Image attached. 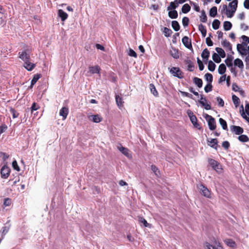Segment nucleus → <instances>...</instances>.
I'll return each instance as SVG.
<instances>
[{"mask_svg": "<svg viewBox=\"0 0 249 249\" xmlns=\"http://www.w3.org/2000/svg\"><path fill=\"white\" fill-rule=\"evenodd\" d=\"M151 169L154 173L155 175H156L157 176H159V174H160V171L159 170L158 168L155 165H152L151 166Z\"/></svg>", "mask_w": 249, "mask_h": 249, "instance_id": "603ef678", "label": "nucleus"}, {"mask_svg": "<svg viewBox=\"0 0 249 249\" xmlns=\"http://www.w3.org/2000/svg\"><path fill=\"white\" fill-rule=\"evenodd\" d=\"M237 50L238 52L242 55L245 54L246 53V49L245 47L240 44H238L237 45Z\"/></svg>", "mask_w": 249, "mask_h": 249, "instance_id": "4be33fe9", "label": "nucleus"}, {"mask_svg": "<svg viewBox=\"0 0 249 249\" xmlns=\"http://www.w3.org/2000/svg\"><path fill=\"white\" fill-rule=\"evenodd\" d=\"M235 11H236L232 10V9L227 10L226 15H227V17L230 18H232L234 14L235 13Z\"/></svg>", "mask_w": 249, "mask_h": 249, "instance_id": "864d4df0", "label": "nucleus"}, {"mask_svg": "<svg viewBox=\"0 0 249 249\" xmlns=\"http://www.w3.org/2000/svg\"><path fill=\"white\" fill-rule=\"evenodd\" d=\"M233 57L231 55H228L227 58L225 59V62L228 67H231L233 65Z\"/></svg>", "mask_w": 249, "mask_h": 249, "instance_id": "412c9836", "label": "nucleus"}, {"mask_svg": "<svg viewBox=\"0 0 249 249\" xmlns=\"http://www.w3.org/2000/svg\"><path fill=\"white\" fill-rule=\"evenodd\" d=\"M208 145L215 150L217 149L218 140L217 139H212L210 140H207Z\"/></svg>", "mask_w": 249, "mask_h": 249, "instance_id": "1a4fd4ad", "label": "nucleus"}, {"mask_svg": "<svg viewBox=\"0 0 249 249\" xmlns=\"http://www.w3.org/2000/svg\"><path fill=\"white\" fill-rule=\"evenodd\" d=\"M193 82L198 88H200L202 87L203 82L201 79L197 77H194L193 78Z\"/></svg>", "mask_w": 249, "mask_h": 249, "instance_id": "cd10ccee", "label": "nucleus"}, {"mask_svg": "<svg viewBox=\"0 0 249 249\" xmlns=\"http://www.w3.org/2000/svg\"><path fill=\"white\" fill-rule=\"evenodd\" d=\"M222 45L225 48L227 49V51H232V45L231 43L227 40L225 39L222 42Z\"/></svg>", "mask_w": 249, "mask_h": 249, "instance_id": "dca6fc26", "label": "nucleus"}, {"mask_svg": "<svg viewBox=\"0 0 249 249\" xmlns=\"http://www.w3.org/2000/svg\"><path fill=\"white\" fill-rule=\"evenodd\" d=\"M205 118L208 121L209 129L211 130H214L216 126L214 118L208 114H206Z\"/></svg>", "mask_w": 249, "mask_h": 249, "instance_id": "f03ea898", "label": "nucleus"}, {"mask_svg": "<svg viewBox=\"0 0 249 249\" xmlns=\"http://www.w3.org/2000/svg\"><path fill=\"white\" fill-rule=\"evenodd\" d=\"M220 22L218 19H214L212 23V26L213 29L217 30L219 28Z\"/></svg>", "mask_w": 249, "mask_h": 249, "instance_id": "a18cd8bd", "label": "nucleus"}, {"mask_svg": "<svg viewBox=\"0 0 249 249\" xmlns=\"http://www.w3.org/2000/svg\"><path fill=\"white\" fill-rule=\"evenodd\" d=\"M170 72L174 76L179 79H182L183 76V73L178 67H172L170 70Z\"/></svg>", "mask_w": 249, "mask_h": 249, "instance_id": "f257e3e1", "label": "nucleus"}, {"mask_svg": "<svg viewBox=\"0 0 249 249\" xmlns=\"http://www.w3.org/2000/svg\"><path fill=\"white\" fill-rule=\"evenodd\" d=\"M89 72L91 74L99 73L101 69L98 66H90L89 67Z\"/></svg>", "mask_w": 249, "mask_h": 249, "instance_id": "2eb2a0df", "label": "nucleus"}, {"mask_svg": "<svg viewBox=\"0 0 249 249\" xmlns=\"http://www.w3.org/2000/svg\"><path fill=\"white\" fill-rule=\"evenodd\" d=\"M198 188L201 194L204 196L208 198L211 197V192L204 185H203V184H200L198 187Z\"/></svg>", "mask_w": 249, "mask_h": 249, "instance_id": "20e7f679", "label": "nucleus"}, {"mask_svg": "<svg viewBox=\"0 0 249 249\" xmlns=\"http://www.w3.org/2000/svg\"><path fill=\"white\" fill-rule=\"evenodd\" d=\"M12 166L13 168L17 171H20V168L16 160H14L12 162Z\"/></svg>", "mask_w": 249, "mask_h": 249, "instance_id": "680f3d73", "label": "nucleus"}, {"mask_svg": "<svg viewBox=\"0 0 249 249\" xmlns=\"http://www.w3.org/2000/svg\"><path fill=\"white\" fill-rule=\"evenodd\" d=\"M199 103L206 110H210L211 109V105L207 103V100L205 97H203V95H200V100L199 101Z\"/></svg>", "mask_w": 249, "mask_h": 249, "instance_id": "0eeeda50", "label": "nucleus"}, {"mask_svg": "<svg viewBox=\"0 0 249 249\" xmlns=\"http://www.w3.org/2000/svg\"><path fill=\"white\" fill-rule=\"evenodd\" d=\"M238 0H233L229 4V6L230 7L232 10L236 11L237 7Z\"/></svg>", "mask_w": 249, "mask_h": 249, "instance_id": "c85d7f7f", "label": "nucleus"}, {"mask_svg": "<svg viewBox=\"0 0 249 249\" xmlns=\"http://www.w3.org/2000/svg\"><path fill=\"white\" fill-rule=\"evenodd\" d=\"M11 204V199L10 198H6L4 200L3 205L5 207L9 206Z\"/></svg>", "mask_w": 249, "mask_h": 249, "instance_id": "bf43d9fd", "label": "nucleus"}, {"mask_svg": "<svg viewBox=\"0 0 249 249\" xmlns=\"http://www.w3.org/2000/svg\"><path fill=\"white\" fill-rule=\"evenodd\" d=\"M168 16L171 18H177L178 16V12L175 10L170 11L168 12Z\"/></svg>", "mask_w": 249, "mask_h": 249, "instance_id": "473e14b6", "label": "nucleus"}, {"mask_svg": "<svg viewBox=\"0 0 249 249\" xmlns=\"http://www.w3.org/2000/svg\"><path fill=\"white\" fill-rule=\"evenodd\" d=\"M170 55L175 59H178L179 57L178 50V49L172 48L170 52Z\"/></svg>", "mask_w": 249, "mask_h": 249, "instance_id": "f3484780", "label": "nucleus"}, {"mask_svg": "<svg viewBox=\"0 0 249 249\" xmlns=\"http://www.w3.org/2000/svg\"><path fill=\"white\" fill-rule=\"evenodd\" d=\"M234 65L236 66H238L239 68H243L244 67V64L242 61L239 58H236L234 60Z\"/></svg>", "mask_w": 249, "mask_h": 249, "instance_id": "72a5a7b5", "label": "nucleus"}, {"mask_svg": "<svg viewBox=\"0 0 249 249\" xmlns=\"http://www.w3.org/2000/svg\"><path fill=\"white\" fill-rule=\"evenodd\" d=\"M69 113V109L68 107H63L59 111V115L62 117L63 120L67 118V115Z\"/></svg>", "mask_w": 249, "mask_h": 249, "instance_id": "f8f14e48", "label": "nucleus"}, {"mask_svg": "<svg viewBox=\"0 0 249 249\" xmlns=\"http://www.w3.org/2000/svg\"><path fill=\"white\" fill-rule=\"evenodd\" d=\"M40 107L38 105L36 104L34 102L31 107V112L32 113L34 111L36 110L39 108Z\"/></svg>", "mask_w": 249, "mask_h": 249, "instance_id": "4d7b16f0", "label": "nucleus"}, {"mask_svg": "<svg viewBox=\"0 0 249 249\" xmlns=\"http://www.w3.org/2000/svg\"><path fill=\"white\" fill-rule=\"evenodd\" d=\"M24 66L27 70L31 71L35 67V64L31 63L30 60H28L27 61H24Z\"/></svg>", "mask_w": 249, "mask_h": 249, "instance_id": "4468645a", "label": "nucleus"}, {"mask_svg": "<svg viewBox=\"0 0 249 249\" xmlns=\"http://www.w3.org/2000/svg\"><path fill=\"white\" fill-rule=\"evenodd\" d=\"M206 43L208 46H212L213 45V42L210 37L206 38Z\"/></svg>", "mask_w": 249, "mask_h": 249, "instance_id": "774afa93", "label": "nucleus"}, {"mask_svg": "<svg viewBox=\"0 0 249 249\" xmlns=\"http://www.w3.org/2000/svg\"><path fill=\"white\" fill-rule=\"evenodd\" d=\"M223 27L225 31H229L231 28L232 24L230 21H226L223 23Z\"/></svg>", "mask_w": 249, "mask_h": 249, "instance_id": "c9c22d12", "label": "nucleus"}, {"mask_svg": "<svg viewBox=\"0 0 249 249\" xmlns=\"http://www.w3.org/2000/svg\"><path fill=\"white\" fill-rule=\"evenodd\" d=\"M209 56L210 52L209 50L207 48L205 49L201 53V57L203 59H206L207 60L209 57Z\"/></svg>", "mask_w": 249, "mask_h": 249, "instance_id": "bb28decb", "label": "nucleus"}, {"mask_svg": "<svg viewBox=\"0 0 249 249\" xmlns=\"http://www.w3.org/2000/svg\"><path fill=\"white\" fill-rule=\"evenodd\" d=\"M11 170L7 165H4L1 169L0 174L2 178H7L9 176Z\"/></svg>", "mask_w": 249, "mask_h": 249, "instance_id": "39448f33", "label": "nucleus"}, {"mask_svg": "<svg viewBox=\"0 0 249 249\" xmlns=\"http://www.w3.org/2000/svg\"><path fill=\"white\" fill-rule=\"evenodd\" d=\"M149 88L150 89L151 93L156 97L158 96L159 93L153 84H150L149 85Z\"/></svg>", "mask_w": 249, "mask_h": 249, "instance_id": "c756f323", "label": "nucleus"}, {"mask_svg": "<svg viewBox=\"0 0 249 249\" xmlns=\"http://www.w3.org/2000/svg\"><path fill=\"white\" fill-rule=\"evenodd\" d=\"M220 124L221 125L222 128L224 130H228V126L226 122L222 118H220L219 120Z\"/></svg>", "mask_w": 249, "mask_h": 249, "instance_id": "49530a36", "label": "nucleus"}, {"mask_svg": "<svg viewBox=\"0 0 249 249\" xmlns=\"http://www.w3.org/2000/svg\"><path fill=\"white\" fill-rule=\"evenodd\" d=\"M212 58L213 61L217 63H220L221 61L220 57L219 56L218 54H217L215 53H213Z\"/></svg>", "mask_w": 249, "mask_h": 249, "instance_id": "c03bdc74", "label": "nucleus"}, {"mask_svg": "<svg viewBox=\"0 0 249 249\" xmlns=\"http://www.w3.org/2000/svg\"><path fill=\"white\" fill-rule=\"evenodd\" d=\"M198 30L201 32L203 37H205L207 34V30L205 27L202 24L198 25Z\"/></svg>", "mask_w": 249, "mask_h": 249, "instance_id": "393cba45", "label": "nucleus"}, {"mask_svg": "<svg viewBox=\"0 0 249 249\" xmlns=\"http://www.w3.org/2000/svg\"><path fill=\"white\" fill-rule=\"evenodd\" d=\"M215 51L218 53L219 56L221 58H224L226 56V53L221 48L216 47Z\"/></svg>", "mask_w": 249, "mask_h": 249, "instance_id": "2f4dec72", "label": "nucleus"}, {"mask_svg": "<svg viewBox=\"0 0 249 249\" xmlns=\"http://www.w3.org/2000/svg\"><path fill=\"white\" fill-rule=\"evenodd\" d=\"M118 149L125 156L129 157V149L120 145V146L118 147Z\"/></svg>", "mask_w": 249, "mask_h": 249, "instance_id": "a211bd4d", "label": "nucleus"}, {"mask_svg": "<svg viewBox=\"0 0 249 249\" xmlns=\"http://www.w3.org/2000/svg\"><path fill=\"white\" fill-rule=\"evenodd\" d=\"M7 129V126L4 124L0 126V135L5 132Z\"/></svg>", "mask_w": 249, "mask_h": 249, "instance_id": "69168bd1", "label": "nucleus"}, {"mask_svg": "<svg viewBox=\"0 0 249 249\" xmlns=\"http://www.w3.org/2000/svg\"><path fill=\"white\" fill-rule=\"evenodd\" d=\"M215 64L212 61L210 60L208 62V70L211 71H213L215 69Z\"/></svg>", "mask_w": 249, "mask_h": 249, "instance_id": "ea45409f", "label": "nucleus"}, {"mask_svg": "<svg viewBox=\"0 0 249 249\" xmlns=\"http://www.w3.org/2000/svg\"><path fill=\"white\" fill-rule=\"evenodd\" d=\"M232 99L233 104H234L235 106L236 107H237L240 104V100L239 98L236 96L235 95H232Z\"/></svg>", "mask_w": 249, "mask_h": 249, "instance_id": "79ce46f5", "label": "nucleus"}, {"mask_svg": "<svg viewBox=\"0 0 249 249\" xmlns=\"http://www.w3.org/2000/svg\"><path fill=\"white\" fill-rule=\"evenodd\" d=\"M200 20L203 23L206 22L207 20V17L204 10L201 11V15L200 16Z\"/></svg>", "mask_w": 249, "mask_h": 249, "instance_id": "a19ab883", "label": "nucleus"}, {"mask_svg": "<svg viewBox=\"0 0 249 249\" xmlns=\"http://www.w3.org/2000/svg\"><path fill=\"white\" fill-rule=\"evenodd\" d=\"M188 115H189L190 120H191L192 123L194 125V126L196 128H197L198 129H200V125L199 124L197 123V118H196V115H195L193 114V113H192V112L189 113Z\"/></svg>", "mask_w": 249, "mask_h": 249, "instance_id": "423d86ee", "label": "nucleus"}, {"mask_svg": "<svg viewBox=\"0 0 249 249\" xmlns=\"http://www.w3.org/2000/svg\"><path fill=\"white\" fill-rule=\"evenodd\" d=\"M185 62V63L188 65L187 70L190 71H193L195 67L193 62L190 60H186Z\"/></svg>", "mask_w": 249, "mask_h": 249, "instance_id": "5701e85b", "label": "nucleus"}, {"mask_svg": "<svg viewBox=\"0 0 249 249\" xmlns=\"http://www.w3.org/2000/svg\"><path fill=\"white\" fill-rule=\"evenodd\" d=\"M115 100L116 104L119 107L123 106L124 102L123 101L122 98L119 95H116Z\"/></svg>", "mask_w": 249, "mask_h": 249, "instance_id": "a878e982", "label": "nucleus"}, {"mask_svg": "<svg viewBox=\"0 0 249 249\" xmlns=\"http://www.w3.org/2000/svg\"><path fill=\"white\" fill-rule=\"evenodd\" d=\"M89 119L96 123H98L102 120V118L98 114L90 115L89 116Z\"/></svg>", "mask_w": 249, "mask_h": 249, "instance_id": "ddd939ff", "label": "nucleus"}, {"mask_svg": "<svg viewBox=\"0 0 249 249\" xmlns=\"http://www.w3.org/2000/svg\"><path fill=\"white\" fill-rule=\"evenodd\" d=\"M224 242L230 247L235 248L236 247V243L232 239H226L224 240Z\"/></svg>", "mask_w": 249, "mask_h": 249, "instance_id": "aec40b11", "label": "nucleus"}, {"mask_svg": "<svg viewBox=\"0 0 249 249\" xmlns=\"http://www.w3.org/2000/svg\"><path fill=\"white\" fill-rule=\"evenodd\" d=\"M197 63L199 70L202 71L204 69V67L202 61L198 58H197Z\"/></svg>", "mask_w": 249, "mask_h": 249, "instance_id": "338daca9", "label": "nucleus"}, {"mask_svg": "<svg viewBox=\"0 0 249 249\" xmlns=\"http://www.w3.org/2000/svg\"><path fill=\"white\" fill-rule=\"evenodd\" d=\"M172 27L175 31H178L180 29V25L176 20L172 22Z\"/></svg>", "mask_w": 249, "mask_h": 249, "instance_id": "f704fd0d", "label": "nucleus"}, {"mask_svg": "<svg viewBox=\"0 0 249 249\" xmlns=\"http://www.w3.org/2000/svg\"><path fill=\"white\" fill-rule=\"evenodd\" d=\"M205 78L209 83H212L213 82V77L211 73H207L205 74Z\"/></svg>", "mask_w": 249, "mask_h": 249, "instance_id": "de8ad7c7", "label": "nucleus"}, {"mask_svg": "<svg viewBox=\"0 0 249 249\" xmlns=\"http://www.w3.org/2000/svg\"><path fill=\"white\" fill-rule=\"evenodd\" d=\"M231 130L234 132L236 135H241L243 132V128L239 126L231 125Z\"/></svg>", "mask_w": 249, "mask_h": 249, "instance_id": "6e6552de", "label": "nucleus"}, {"mask_svg": "<svg viewBox=\"0 0 249 249\" xmlns=\"http://www.w3.org/2000/svg\"><path fill=\"white\" fill-rule=\"evenodd\" d=\"M213 86L212 83H209L204 88L205 91L207 93L212 90Z\"/></svg>", "mask_w": 249, "mask_h": 249, "instance_id": "5fc2aeb1", "label": "nucleus"}, {"mask_svg": "<svg viewBox=\"0 0 249 249\" xmlns=\"http://www.w3.org/2000/svg\"><path fill=\"white\" fill-rule=\"evenodd\" d=\"M222 146L225 149L227 150L230 147V143L229 142L224 141L222 142Z\"/></svg>", "mask_w": 249, "mask_h": 249, "instance_id": "0e129e2a", "label": "nucleus"}, {"mask_svg": "<svg viewBox=\"0 0 249 249\" xmlns=\"http://www.w3.org/2000/svg\"><path fill=\"white\" fill-rule=\"evenodd\" d=\"M180 93L182 96L188 97L191 99H193V96L187 92L180 91Z\"/></svg>", "mask_w": 249, "mask_h": 249, "instance_id": "052dcab7", "label": "nucleus"}, {"mask_svg": "<svg viewBox=\"0 0 249 249\" xmlns=\"http://www.w3.org/2000/svg\"><path fill=\"white\" fill-rule=\"evenodd\" d=\"M190 9L191 7L190 6V5L186 3L182 6L181 11L182 13L186 14L189 12L190 11Z\"/></svg>", "mask_w": 249, "mask_h": 249, "instance_id": "e433bc0d", "label": "nucleus"}, {"mask_svg": "<svg viewBox=\"0 0 249 249\" xmlns=\"http://www.w3.org/2000/svg\"><path fill=\"white\" fill-rule=\"evenodd\" d=\"M179 1L178 0H175L174 1L171 2L169 6L167 7V10H170L175 9L178 6Z\"/></svg>", "mask_w": 249, "mask_h": 249, "instance_id": "6ab92c4d", "label": "nucleus"}, {"mask_svg": "<svg viewBox=\"0 0 249 249\" xmlns=\"http://www.w3.org/2000/svg\"><path fill=\"white\" fill-rule=\"evenodd\" d=\"M208 162L212 168L215 170H217V169H219V166H220V164L216 160L212 159H209L208 160Z\"/></svg>", "mask_w": 249, "mask_h": 249, "instance_id": "9b49d317", "label": "nucleus"}, {"mask_svg": "<svg viewBox=\"0 0 249 249\" xmlns=\"http://www.w3.org/2000/svg\"><path fill=\"white\" fill-rule=\"evenodd\" d=\"M217 7L213 6L212 7L210 10V16L212 17H215L217 15Z\"/></svg>", "mask_w": 249, "mask_h": 249, "instance_id": "58836bf2", "label": "nucleus"}, {"mask_svg": "<svg viewBox=\"0 0 249 249\" xmlns=\"http://www.w3.org/2000/svg\"><path fill=\"white\" fill-rule=\"evenodd\" d=\"M10 111L12 113L13 118H16L18 117L19 113L14 108L11 107L10 109Z\"/></svg>", "mask_w": 249, "mask_h": 249, "instance_id": "3c124183", "label": "nucleus"}, {"mask_svg": "<svg viewBox=\"0 0 249 249\" xmlns=\"http://www.w3.org/2000/svg\"><path fill=\"white\" fill-rule=\"evenodd\" d=\"M58 15L62 21L65 20L68 18V14L61 9L58 10Z\"/></svg>", "mask_w": 249, "mask_h": 249, "instance_id": "b1692460", "label": "nucleus"}, {"mask_svg": "<svg viewBox=\"0 0 249 249\" xmlns=\"http://www.w3.org/2000/svg\"><path fill=\"white\" fill-rule=\"evenodd\" d=\"M40 74H35L31 81V86L35 85L37 81L40 78Z\"/></svg>", "mask_w": 249, "mask_h": 249, "instance_id": "8fccbe9b", "label": "nucleus"}, {"mask_svg": "<svg viewBox=\"0 0 249 249\" xmlns=\"http://www.w3.org/2000/svg\"><path fill=\"white\" fill-rule=\"evenodd\" d=\"M139 222L142 223L145 227H150L149 224L147 223L144 218L140 217L139 218Z\"/></svg>", "mask_w": 249, "mask_h": 249, "instance_id": "6e6d98bb", "label": "nucleus"}, {"mask_svg": "<svg viewBox=\"0 0 249 249\" xmlns=\"http://www.w3.org/2000/svg\"><path fill=\"white\" fill-rule=\"evenodd\" d=\"M240 112L242 117L249 123V117H247V115L245 114L243 105L241 106V109L240 110Z\"/></svg>", "mask_w": 249, "mask_h": 249, "instance_id": "09e8293b", "label": "nucleus"}, {"mask_svg": "<svg viewBox=\"0 0 249 249\" xmlns=\"http://www.w3.org/2000/svg\"><path fill=\"white\" fill-rule=\"evenodd\" d=\"M238 139L241 142H245L249 141V137L246 135H241L238 137Z\"/></svg>", "mask_w": 249, "mask_h": 249, "instance_id": "4c0bfd02", "label": "nucleus"}, {"mask_svg": "<svg viewBox=\"0 0 249 249\" xmlns=\"http://www.w3.org/2000/svg\"><path fill=\"white\" fill-rule=\"evenodd\" d=\"M216 101L218 103V105L220 107H223L224 105V102L222 98L219 97L216 98Z\"/></svg>", "mask_w": 249, "mask_h": 249, "instance_id": "e2e57ef3", "label": "nucleus"}, {"mask_svg": "<svg viewBox=\"0 0 249 249\" xmlns=\"http://www.w3.org/2000/svg\"><path fill=\"white\" fill-rule=\"evenodd\" d=\"M182 22V24L184 27L187 26L189 24V19L188 18L185 17L183 18Z\"/></svg>", "mask_w": 249, "mask_h": 249, "instance_id": "13d9d810", "label": "nucleus"}, {"mask_svg": "<svg viewBox=\"0 0 249 249\" xmlns=\"http://www.w3.org/2000/svg\"><path fill=\"white\" fill-rule=\"evenodd\" d=\"M218 73L220 74H223L226 71V67L224 64H221L218 67Z\"/></svg>", "mask_w": 249, "mask_h": 249, "instance_id": "7c9ffc66", "label": "nucleus"}, {"mask_svg": "<svg viewBox=\"0 0 249 249\" xmlns=\"http://www.w3.org/2000/svg\"><path fill=\"white\" fill-rule=\"evenodd\" d=\"M163 32L164 34V36L166 37L170 36L173 33L172 31L170 29H169L167 27L164 28Z\"/></svg>", "mask_w": 249, "mask_h": 249, "instance_id": "37998d69", "label": "nucleus"}, {"mask_svg": "<svg viewBox=\"0 0 249 249\" xmlns=\"http://www.w3.org/2000/svg\"><path fill=\"white\" fill-rule=\"evenodd\" d=\"M182 42L183 45L187 48L190 49L192 48L191 40L187 36H184L182 38Z\"/></svg>", "mask_w": 249, "mask_h": 249, "instance_id": "9d476101", "label": "nucleus"}, {"mask_svg": "<svg viewBox=\"0 0 249 249\" xmlns=\"http://www.w3.org/2000/svg\"><path fill=\"white\" fill-rule=\"evenodd\" d=\"M18 57L24 62L30 60V54L28 50H25L22 52H19L18 53Z\"/></svg>", "mask_w": 249, "mask_h": 249, "instance_id": "7ed1b4c3", "label": "nucleus"}]
</instances>
